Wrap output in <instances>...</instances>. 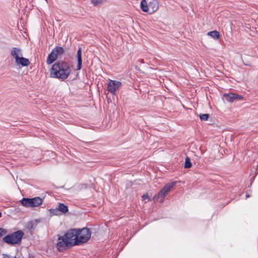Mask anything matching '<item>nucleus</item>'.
I'll return each instance as SVG.
<instances>
[{"label":"nucleus","instance_id":"obj_11","mask_svg":"<svg viewBox=\"0 0 258 258\" xmlns=\"http://www.w3.org/2000/svg\"><path fill=\"white\" fill-rule=\"evenodd\" d=\"M242 97L236 94L228 93L223 95V99L228 102H233L235 100L241 99Z\"/></svg>","mask_w":258,"mask_h":258},{"label":"nucleus","instance_id":"obj_9","mask_svg":"<svg viewBox=\"0 0 258 258\" xmlns=\"http://www.w3.org/2000/svg\"><path fill=\"white\" fill-rule=\"evenodd\" d=\"M121 83L119 81L109 80L107 87V91L112 95H115L116 91L121 87Z\"/></svg>","mask_w":258,"mask_h":258},{"label":"nucleus","instance_id":"obj_24","mask_svg":"<svg viewBox=\"0 0 258 258\" xmlns=\"http://www.w3.org/2000/svg\"><path fill=\"white\" fill-rule=\"evenodd\" d=\"M246 198H248L249 197V195L248 194H246Z\"/></svg>","mask_w":258,"mask_h":258},{"label":"nucleus","instance_id":"obj_19","mask_svg":"<svg viewBox=\"0 0 258 258\" xmlns=\"http://www.w3.org/2000/svg\"><path fill=\"white\" fill-rule=\"evenodd\" d=\"M192 166L190 159L188 157H186L185 160L184 168H189Z\"/></svg>","mask_w":258,"mask_h":258},{"label":"nucleus","instance_id":"obj_14","mask_svg":"<svg viewBox=\"0 0 258 258\" xmlns=\"http://www.w3.org/2000/svg\"><path fill=\"white\" fill-rule=\"evenodd\" d=\"M82 51L81 48H80L78 51L77 54V60H78V66H77V70H80L82 67Z\"/></svg>","mask_w":258,"mask_h":258},{"label":"nucleus","instance_id":"obj_18","mask_svg":"<svg viewBox=\"0 0 258 258\" xmlns=\"http://www.w3.org/2000/svg\"><path fill=\"white\" fill-rule=\"evenodd\" d=\"M49 212L52 215L58 216L61 215V213H60L58 208L50 209Z\"/></svg>","mask_w":258,"mask_h":258},{"label":"nucleus","instance_id":"obj_7","mask_svg":"<svg viewBox=\"0 0 258 258\" xmlns=\"http://www.w3.org/2000/svg\"><path fill=\"white\" fill-rule=\"evenodd\" d=\"M78 230L71 229L68 231L64 235L66 238L68 240V242L70 246L78 245Z\"/></svg>","mask_w":258,"mask_h":258},{"label":"nucleus","instance_id":"obj_21","mask_svg":"<svg viewBox=\"0 0 258 258\" xmlns=\"http://www.w3.org/2000/svg\"><path fill=\"white\" fill-rule=\"evenodd\" d=\"M7 231L6 229L2 228H0V237L6 234Z\"/></svg>","mask_w":258,"mask_h":258},{"label":"nucleus","instance_id":"obj_26","mask_svg":"<svg viewBox=\"0 0 258 258\" xmlns=\"http://www.w3.org/2000/svg\"><path fill=\"white\" fill-rule=\"evenodd\" d=\"M46 1H47V0H45Z\"/></svg>","mask_w":258,"mask_h":258},{"label":"nucleus","instance_id":"obj_13","mask_svg":"<svg viewBox=\"0 0 258 258\" xmlns=\"http://www.w3.org/2000/svg\"><path fill=\"white\" fill-rule=\"evenodd\" d=\"M11 54L15 60L18 58L23 56L22 50L19 48L14 47L11 50Z\"/></svg>","mask_w":258,"mask_h":258},{"label":"nucleus","instance_id":"obj_23","mask_svg":"<svg viewBox=\"0 0 258 258\" xmlns=\"http://www.w3.org/2000/svg\"><path fill=\"white\" fill-rule=\"evenodd\" d=\"M3 258H16L15 256H12L6 254H3Z\"/></svg>","mask_w":258,"mask_h":258},{"label":"nucleus","instance_id":"obj_12","mask_svg":"<svg viewBox=\"0 0 258 258\" xmlns=\"http://www.w3.org/2000/svg\"><path fill=\"white\" fill-rule=\"evenodd\" d=\"M15 61L17 66H21V67H27L30 64L29 59L23 57V56L16 59Z\"/></svg>","mask_w":258,"mask_h":258},{"label":"nucleus","instance_id":"obj_8","mask_svg":"<svg viewBox=\"0 0 258 258\" xmlns=\"http://www.w3.org/2000/svg\"><path fill=\"white\" fill-rule=\"evenodd\" d=\"M63 48L61 47L54 48L51 52L48 55L46 62L48 64L53 63L57 58L59 55L63 53Z\"/></svg>","mask_w":258,"mask_h":258},{"label":"nucleus","instance_id":"obj_3","mask_svg":"<svg viewBox=\"0 0 258 258\" xmlns=\"http://www.w3.org/2000/svg\"><path fill=\"white\" fill-rule=\"evenodd\" d=\"M23 234V232L21 231H18L5 236L3 237V240L9 244H18L21 242Z\"/></svg>","mask_w":258,"mask_h":258},{"label":"nucleus","instance_id":"obj_1","mask_svg":"<svg viewBox=\"0 0 258 258\" xmlns=\"http://www.w3.org/2000/svg\"><path fill=\"white\" fill-rule=\"evenodd\" d=\"M71 73L69 64L63 61H59L53 64L51 69L50 76L53 78L66 79Z\"/></svg>","mask_w":258,"mask_h":258},{"label":"nucleus","instance_id":"obj_17","mask_svg":"<svg viewBox=\"0 0 258 258\" xmlns=\"http://www.w3.org/2000/svg\"><path fill=\"white\" fill-rule=\"evenodd\" d=\"M106 0H91V3L94 6H100L105 3Z\"/></svg>","mask_w":258,"mask_h":258},{"label":"nucleus","instance_id":"obj_25","mask_svg":"<svg viewBox=\"0 0 258 258\" xmlns=\"http://www.w3.org/2000/svg\"><path fill=\"white\" fill-rule=\"evenodd\" d=\"M2 216V213L0 212V217H1Z\"/></svg>","mask_w":258,"mask_h":258},{"label":"nucleus","instance_id":"obj_6","mask_svg":"<svg viewBox=\"0 0 258 258\" xmlns=\"http://www.w3.org/2000/svg\"><path fill=\"white\" fill-rule=\"evenodd\" d=\"M77 229L78 230V245L87 242L91 237V233L90 230L87 228Z\"/></svg>","mask_w":258,"mask_h":258},{"label":"nucleus","instance_id":"obj_16","mask_svg":"<svg viewBox=\"0 0 258 258\" xmlns=\"http://www.w3.org/2000/svg\"><path fill=\"white\" fill-rule=\"evenodd\" d=\"M57 208L61 214L66 213L68 211V207L63 204H59Z\"/></svg>","mask_w":258,"mask_h":258},{"label":"nucleus","instance_id":"obj_20","mask_svg":"<svg viewBox=\"0 0 258 258\" xmlns=\"http://www.w3.org/2000/svg\"><path fill=\"white\" fill-rule=\"evenodd\" d=\"M209 114H201L200 115H199V117L201 119V120H204V121H206V120H207V119H208L209 118Z\"/></svg>","mask_w":258,"mask_h":258},{"label":"nucleus","instance_id":"obj_4","mask_svg":"<svg viewBox=\"0 0 258 258\" xmlns=\"http://www.w3.org/2000/svg\"><path fill=\"white\" fill-rule=\"evenodd\" d=\"M20 202L21 204L26 208H34L38 207L42 204L43 199L36 197L33 198H23Z\"/></svg>","mask_w":258,"mask_h":258},{"label":"nucleus","instance_id":"obj_10","mask_svg":"<svg viewBox=\"0 0 258 258\" xmlns=\"http://www.w3.org/2000/svg\"><path fill=\"white\" fill-rule=\"evenodd\" d=\"M56 246L59 251H62L70 246L64 235L59 237Z\"/></svg>","mask_w":258,"mask_h":258},{"label":"nucleus","instance_id":"obj_2","mask_svg":"<svg viewBox=\"0 0 258 258\" xmlns=\"http://www.w3.org/2000/svg\"><path fill=\"white\" fill-rule=\"evenodd\" d=\"M159 7L158 0H142L140 3L141 10L149 14L156 12Z\"/></svg>","mask_w":258,"mask_h":258},{"label":"nucleus","instance_id":"obj_15","mask_svg":"<svg viewBox=\"0 0 258 258\" xmlns=\"http://www.w3.org/2000/svg\"><path fill=\"white\" fill-rule=\"evenodd\" d=\"M208 35L211 36L214 39H218L220 37V34L217 31H212L208 33Z\"/></svg>","mask_w":258,"mask_h":258},{"label":"nucleus","instance_id":"obj_5","mask_svg":"<svg viewBox=\"0 0 258 258\" xmlns=\"http://www.w3.org/2000/svg\"><path fill=\"white\" fill-rule=\"evenodd\" d=\"M176 181L172 182L166 184L163 188L154 197V200L155 201L160 200V202H163L165 196L175 185Z\"/></svg>","mask_w":258,"mask_h":258},{"label":"nucleus","instance_id":"obj_22","mask_svg":"<svg viewBox=\"0 0 258 258\" xmlns=\"http://www.w3.org/2000/svg\"><path fill=\"white\" fill-rule=\"evenodd\" d=\"M142 199L143 200L145 201V203L147 202L146 200L149 201V198L148 194H144L143 195Z\"/></svg>","mask_w":258,"mask_h":258}]
</instances>
